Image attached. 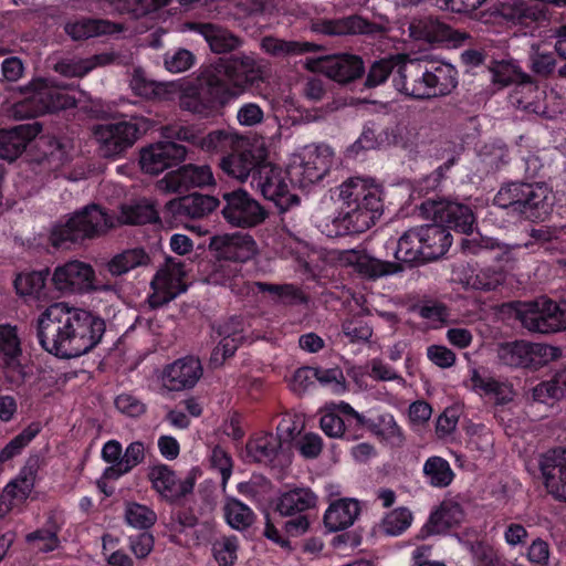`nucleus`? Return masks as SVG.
I'll return each mask as SVG.
<instances>
[{"label":"nucleus","mask_w":566,"mask_h":566,"mask_svg":"<svg viewBox=\"0 0 566 566\" xmlns=\"http://www.w3.org/2000/svg\"><path fill=\"white\" fill-rule=\"evenodd\" d=\"M42 132L39 122L20 124L9 129H0V158L9 163L18 159L30 142Z\"/></svg>","instance_id":"obj_30"},{"label":"nucleus","mask_w":566,"mask_h":566,"mask_svg":"<svg viewBox=\"0 0 566 566\" xmlns=\"http://www.w3.org/2000/svg\"><path fill=\"white\" fill-rule=\"evenodd\" d=\"M187 148L176 142H158L140 153L139 164L146 174L159 175L165 169L177 166L185 160Z\"/></svg>","instance_id":"obj_23"},{"label":"nucleus","mask_w":566,"mask_h":566,"mask_svg":"<svg viewBox=\"0 0 566 566\" xmlns=\"http://www.w3.org/2000/svg\"><path fill=\"white\" fill-rule=\"evenodd\" d=\"M399 76L406 95L415 99H430L450 95L458 86V70L444 61H428L400 66Z\"/></svg>","instance_id":"obj_5"},{"label":"nucleus","mask_w":566,"mask_h":566,"mask_svg":"<svg viewBox=\"0 0 566 566\" xmlns=\"http://www.w3.org/2000/svg\"><path fill=\"white\" fill-rule=\"evenodd\" d=\"M494 84L501 86L515 85L518 78L524 77V72L511 62H494L491 69Z\"/></svg>","instance_id":"obj_60"},{"label":"nucleus","mask_w":566,"mask_h":566,"mask_svg":"<svg viewBox=\"0 0 566 566\" xmlns=\"http://www.w3.org/2000/svg\"><path fill=\"white\" fill-rule=\"evenodd\" d=\"M191 29L203 36L214 53H228L240 46V40L228 30L213 23L197 22Z\"/></svg>","instance_id":"obj_43"},{"label":"nucleus","mask_w":566,"mask_h":566,"mask_svg":"<svg viewBox=\"0 0 566 566\" xmlns=\"http://www.w3.org/2000/svg\"><path fill=\"white\" fill-rule=\"evenodd\" d=\"M35 139L36 161L50 171L59 170L75 157L74 139L65 134H39Z\"/></svg>","instance_id":"obj_20"},{"label":"nucleus","mask_w":566,"mask_h":566,"mask_svg":"<svg viewBox=\"0 0 566 566\" xmlns=\"http://www.w3.org/2000/svg\"><path fill=\"white\" fill-rule=\"evenodd\" d=\"M245 452L250 462L270 468L283 467L282 438L271 432L253 434L247 442Z\"/></svg>","instance_id":"obj_28"},{"label":"nucleus","mask_w":566,"mask_h":566,"mask_svg":"<svg viewBox=\"0 0 566 566\" xmlns=\"http://www.w3.org/2000/svg\"><path fill=\"white\" fill-rule=\"evenodd\" d=\"M517 316L526 329L532 333L552 334L566 329V301L555 302L542 297L517 312Z\"/></svg>","instance_id":"obj_13"},{"label":"nucleus","mask_w":566,"mask_h":566,"mask_svg":"<svg viewBox=\"0 0 566 566\" xmlns=\"http://www.w3.org/2000/svg\"><path fill=\"white\" fill-rule=\"evenodd\" d=\"M493 205L512 209L531 221H544L552 212L551 190L542 182H509L503 185L493 199Z\"/></svg>","instance_id":"obj_7"},{"label":"nucleus","mask_w":566,"mask_h":566,"mask_svg":"<svg viewBox=\"0 0 566 566\" xmlns=\"http://www.w3.org/2000/svg\"><path fill=\"white\" fill-rule=\"evenodd\" d=\"M262 49L273 56L301 55L317 52L322 45L308 41H285L273 36H265L261 43Z\"/></svg>","instance_id":"obj_45"},{"label":"nucleus","mask_w":566,"mask_h":566,"mask_svg":"<svg viewBox=\"0 0 566 566\" xmlns=\"http://www.w3.org/2000/svg\"><path fill=\"white\" fill-rule=\"evenodd\" d=\"M238 538L235 536L223 537L212 545V553L220 566H233L238 556Z\"/></svg>","instance_id":"obj_59"},{"label":"nucleus","mask_w":566,"mask_h":566,"mask_svg":"<svg viewBox=\"0 0 566 566\" xmlns=\"http://www.w3.org/2000/svg\"><path fill=\"white\" fill-rule=\"evenodd\" d=\"M174 136L179 142H186L210 155H220V158L232 153L244 140L234 132L216 129L205 134L195 125L177 126Z\"/></svg>","instance_id":"obj_16"},{"label":"nucleus","mask_w":566,"mask_h":566,"mask_svg":"<svg viewBox=\"0 0 566 566\" xmlns=\"http://www.w3.org/2000/svg\"><path fill=\"white\" fill-rule=\"evenodd\" d=\"M339 206L324 220L321 231L328 238L359 234L384 212L382 188L371 179L353 177L339 186Z\"/></svg>","instance_id":"obj_3"},{"label":"nucleus","mask_w":566,"mask_h":566,"mask_svg":"<svg viewBox=\"0 0 566 566\" xmlns=\"http://www.w3.org/2000/svg\"><path fill=\"white\" fill-rule=\"evenodd\" d=\"M147 478L151 488L164 497L174 499L176 496L177 475L167 464L157 463L149 468Z\"/></svg>","instance_id":"obj_48"},{"label":"nucleus","mask_w":566,"mask_h":566,"mask_svg":"<svg viewBox=\"0 0 566 566\" xmlns=\"http://www.w3.org/2000/svg\"><path fill=\"white\" fill-rule=\"evenodd\" d=\"M464 517L465 512L460 503L454 500H444L436 511L431 512L418 537L426 538L430 535L446 533L450 528L459 526Z\"/></svg>","instance_id":"obj_34"},{"label":"nucleus","mask_w":566,"mask_h":566,"mask_svg":"<svg viewBox=\"0 0 566 566\" xmlns=\"http://www.w3.org/2000/svg\"><path fill=\"white\" fill-rule=\"evenodd\" d=\"M538 470L549 495L566 503V448H553L538 457Z\"/></svg>","instance_id":"obj_21"},{"label":"nucleus","mask_w":566,"mask_h":566,"mask_svg":"<svg viewBox=\"0 0 566 566\" xmlns=\"http://www.w3.org/2000/svg\"><path fill=\"white\" fill-rule=\"evenodd\" d=\"M504 281L505 273L493 266L481 268L467 279L470 287L484 292L495 291Z\"/></svg>","instance_id":"obj_53"},{"label":"nucleus","mask_w":566,"mask_h":566,"mask_svg":"<svg viewBox=\"0 0 566 566\" xmlns=\"http://www.w3.org/2000/svg\"><path fill=\"white\" fill-rule=\"evenodd\" d=\"M50 270L48 268L18 274L14 280L17 293L23 297L42 301L52 297V284L49 283Z\"/></svg>","instance_id":"obj_37"},{"label":"nucleus","mask_w":566,"mask_h":566,"mask_svg":"<svg viewBox=\"0 0 566 566\" xmlns=\"http://www.w3.org/2000/svg\"><path fill=\"white\" fill-rule=\"evenodd\" d=\"M196 56L186 49L167 52L164 57L165 67L171 73H181L195 64Z\"/></svg>","instance_id":"obj_62"},{"label":"nucleus","mask_w":566,"mask_h":566,"mask_svg":"<svg viewBox=\"0 0 566 566\" xmlns=\"http://www.w3.org/2000/svg\"><path fill=\"white\" fill-rule=\"evenodd\" d=\"M285 175L282 168L271 164L266 157L251 180V186L256 188L264 199L272 201L280 212H285L300 203V197L290 192Z\"/></svg>","instance_id":"obj_14"},{"label":"nucleus","mask_w":566,"mask_h":566,"mask_svg":"<svg viewBox=\"0 0 566 566\" xmlns=\"http://www.w3.org/2000/svg\"><path fill=\"white\" fill-rule=\"evenodd\" d=\"M153 128V120L143 115H132L115 123L98 124L93 129L105 157H115L130 148Z\"/></svg>","instance_id":"obj_9"},{"label":"nucleus","mask_w":566,"mask_h":566,"mask_svg":"<svg viewBox=\"0 0 566 566\" xmlns=\"http://www.w3.org/2000/svg\"><path fill=\"white\" fill-rule=\"evenodd\" d=\"M22 344L17 326L0 324V367L7 380L14 386L25 382L28 366L22 363Z\"/></svg>","instance_id":"obj_17"},{"label":"nucleus","mask_w":566,"mask_h":566,"mask_svg":"<svg viewBox=\"0 0 566 566\" xmlns=\"http://www.w3.org/2000/svg\"><path fill=\"white\" fill-rule=\"evenodd\" d=\"M64 31L72 40L82 41L90 38L119 33L123 31V27L109 20L83 17L67 21L64 25Z\"/></svg>","instance_id":"obj_36"},{"label":"nucleus","mask_w":566,"mask_h":566,"mask_svg":"<svg viewBox=\"0 0 566 566\" xmlns=\"http://www.w3.org/2000/svg\"><path fill=\"white\" fill-rule=\"evenodd\" d=\"M221 203L222 217L231 227L253 228L266 218L263 207L242 189L223 192Z\"/></svg>","instance_id":"obj_15"},{"label":"nucleus","mask_w":566,"mask_h":566,"mask_svg":"<svg viewBox=\"0 0 566 566\" xmlns=\"http://www.w3.org/2000/svg\"><path fill=\"white\" fill-rule=\"evenodd\" d=\"M213 175L209 166L185 165L171 170L158 182L159 188L168 192H181L190 187L212 184Z\"/></svg>","instance_id":"obj_31"},{"label":"nucleus","mask_w":566,"mask_h":566,"mask_svg":"<svg viewBox=\"0 0 566 566\" xmlns=\"http://www.w3.org/2000/svg\"><path fill=\"white\" fill-rule=\"evenodd\" d=\"M106 331L105 321L94 313L54 303L36 319V338L49 354L70 359L87 354L96 347Z\"/></svg>","instance_id":"obj_2"},{"label":"nucleus","mask_w":566,"mask_h":566,"mask_svg":"<svg viewBox=\"0 0 566 566\" xmlns=\"http://www.w3.org/2000/svg\"><path fill=\"white\" fill-rule=\"evenodd\" d=\"M124 516L127 525L138 530H149L157 521L154 510L137 502L126 503Z\"/></svg>","instance_id":"obj_54"},{"label":"nucleus","mask_w":566,"mask_h":566,"mask_svg":"<svg viewBox=\"0 0 566 566\" xmlns=\"http://www.w3.org/2000/svg\"><path fill=\"white\" fill-rule=\"evenodd\" d=\"M541 91L533 77L524 73L523 78H518L510 94V99L517 108L526 112L537 113V103Z\"/></svg>","instance_id":"obj_44"},{"label":"nucleus","mask_w":566,"mask_h":566,"mask_svg":"<svg viewBox=\"0 0 566 566\" xmlns=\"http://www.w3.org/2000/svg\"><path fill=\"white\" fill-rule=\"evenodd\" d=\"M312 30L328 36H340L354 34L371 35L378 33L381 28L375 22L353 14L337 19H317L313 22Z\"/></svg>","instance_id":"obj_29"},{"label":"nucleus","mask_w":566,"mask_h":566,"mask_svg":"<svg viewBox=\"0 0 566 566\" xmlns=\"http://www.w3.org/2000/svg\"><path fill=\"white\" fill-rule=\"evenodd\" d=\"M207 282L212 285L229 287L233 294L258 305H300L307 302L303 291L293 284L251 281L247 276L243 264L221 260H217L212 271L207 276Z\"/></svg>","instance_id":"obj_4"},{"label":"nucleus","mask_w":566,"mask_h":566,"mask_svg":"<svg viewBox=\"0 0 566 566\" xmlns=\"http://www.w3.org/2000/svg\"><path fill=\"white\" fill-rule=\"evenodd\" d=\"M319 70L331 80L347 84L361 77L365 73L364 61L355 54H335L318 60Z\"/></svg>","instance_id":"obj_33"},{"label":"nucleus","mask_w":566,"mask_h":566,"mask_svg":"<svg viewBox=\"0 0 566 566\" xmlns=\"http://www.w3.org/2000/svg\"><path fill=\"white\" fill-rule=\"evenodd\" d=\"M359 503L353 499H342L332 503L324 514V525L331 532L345 530L354 524L359 515Z\"/></svg>","instance_id":"obj_42"},{"label":"nucleus","mask_w":566,"mask_h":566,"mask_svg":"<svg viewBox=\"0 0 566 566\" xmlns=\"http://www.w3.org/2000/svg\"><path fill=\"white\" fill-rule=\"evenodd\" d=\"M552 349L542 344L514 340L501 344L497 356L503 365L537 370L547 361V352Z\"/></svg>","instance_id":"obj_22"},{"label":"nucleus","mask_w":566,"mask_h":566,"mask_svg":"<svg viewBox=\"0 0 566 566\" xmlns=\"http://www.w3.org/2000/svg\"><path fill=\"white\" fill-rule=\"evenodd\" d=\"M557 65V59L554 52H535L530 57L531 70L542 77H548L554 74Z\"/></svg>","instance_id":"obj_64"},{"label":"nucleus","mask_w":566,"mask_h":566,"mask_svg":"<svg viewBox=\"0 0 566 566\" xmlns=\"http://www.w3.org/2000/svg\"><path fill=\"white\" fill-rule=\"evenodd\" d=\"M347 261L365 279L375 280L402 271L398 262L382 261L364 252L352 251Z\"/></svg>","instance_id":"obj_38"},{"label":"nucleus","mask_w":566,"mask_h":566,"mask_svg":"<svg viewBox=\"0 0 566 566\" xmlns=\"http://www.w3.org/2000/svg\"><path fill=\"white\" fill-rule=\"evenodd\" d=\"M112 226L107 211L97 203H91L73 212L65 222L55 224L50 242L55 249H70L104 233Z\"/></svg>","instance_id":"obj_8"},{"label":"nucleus","mask_w":566,"mask_h":566,"mask_svg":"<svg viewBox=\"0 0 566 566\" xmlns=\"http://www.w3.org/2000/svg\"><path fill=\"white\" fill-rule=\"evenodd\" d=\"M220 206L218 198L195 191L169 200L165 206V213L178 221L202 219Z\"/></svg>","instance_id":"obj_26"},{"label":"nucleus","mask_w":566,"mask_h":566,"mask_svg":"<svg viewBox=\"0 0 566 566\" xmlns=\"http://www.w3.org/2000/svg\"><path fill=\"white\" fill-rule=\"evenodd\" d=\"M343 333L350 342H367L373 335V328L360 316H355L343 323Z\"/></svg>","instance_id":"obj_63"},{"label":"nucleus","mask_w":566,"mask_h":566,"mask_svg":"<svg viewBox=\"0 0 566 566\" xmlns=\"http://www.w3.org/2000/svg\"><path fill=\"white\" fill-rule=\"evenodd\" d=\"M396 65L397 64L392 57L375 61L368 70L365 86L373 88L385 83Z\"/></svg>","instance_id":"obj_61"},{"label":"nucleus","mask_w":566,"mask_h":566,"mask_svg":"<svg viewBox=\"0 0 566 566\" xmlns=\"http://www.w3.org/2000/svg\"><path fill=\"white\" fill-rule=\"evenodd\" d=\"M42 424L39 421H33L27 426L19 434L12 438L0 450V464L6 463L22 453L23 449L35 439L41 432Z\"/></svg>","instance_id":"obj_50"},{"label":"nucleus","mask_w":566,"mask_h":566,"mask_svg":"<svg viewBox=\"0 0 566 566\" xmlns=\"http://www.w3.org/2000/svg\"><path fill=\"white\" fill-rule=\"evenodd\" d=\"M269 157L268 149L263 146H253L244 139L232 153L219 159V168L229 178L241 182L249 177L253 179L255 170Z\"/></svg>","instance_id":"obj_18"},{"label":"nucleus","mask_w":566,"mask_h":566,"mask_svg":"<svg viewBox=\"0 0 566 566\" xmlns=\"http://www.w3.org/2000/svg\"><path fill=\"white\" fill-rule=\"evenodd\" d=\"M150 285L154 290L150 298L153 307L163 306L175 300L187 291V285L184 282L182 264L179 263L174 269L166 268L157 271Z\"/></svg>","instance_id":"obj_32"},{"label":"nucleus","mask_w":566,"mask_h":566,"mask_svg":"<svg viewBox=\"0 0 566 566\" xmlns=\"http://www.w3.org/2000/svg\"><path fill=\"white\" fill-rule=\"evenodd\" d=\"M409 32L410 36L417 41L440 43L452 48L461 46L470 39L468 33L455 30L432 15L413 19L409 24Z\"/></svg>","instance_id":"obj_19"},{"label":"nucleus","mask_w":566,"mask_h":566,"mask_svg":"<svg viewBox=\"0 0 566 566\" xmlns=\"http://www.w3.org/2000/svg\"><path fill=\"white\" fill-rule=\"evenodd\" d=\"M471 554L475 566H501L499 551L485 541L472 543Z\"/></svg>","instance_id":"obj_58"},{"label":"nucleus","mask_w":566,"mask_h":566,"mask_svg":"<svg viewBox=\"0 0 566 566\" xmlns=\"http://www.w3.org/2000/svg\"><path fill=\"white\" fill-rule=\"evenodd\" d=\"M95 271L91 264L73 260L57 265L51 284L60 292H82L93 287Z\"/></svg>","instance_id":"obj_25"},{"label":"nucleus","mask_w":566,"mask_h":566,"mask_svg":"<svg viewBox=\"0 0 566 566\" xmlns=\"http://www.w3.org/2000/svg\"><path fill=\"white\" fill-rule=\"evenodd\" d=\"M203 374L198 357L186 356L167 365L163 371V385L170 391H180L196 386Z\"/></svg>","instance_id":"obj_27"},{"label":"nucleus","mask_w":566,"mask_h":566,"mask_svg":"<svg viewBox=\"0 0 566 566\" xmlns=\"http://www.w3.org/2000/svg\"><path fill=\"white\" fill-rule=\"evenodd\" d=\"M412 522V514L407 507H398L382 518V530L386 534L397 536L402 534Z\"/></svg>","instance_id":"obj_56"},{"label":"nucleus","mask_w":566,"mask_h":566,"mask_svg":"<svg viewBox=\"0 0 566 566\" xmlns=\"http://www.w3.org/2000/svg\"><path fill=\"white\" fill-rule=\"evenodd\" d=\"M219 335L222 337L211 354V363L221 365L226 359L233 356L244 339L242 322L231 318L220 326Z\"/></svg>","instance_id":"obj_39"},{"label":"nucleus","mask_w":566,"mask_h":566,"mask_svg":"<svg viewBox=\"0 0 566 566\" xmlns=\"http://www.w3.org/2000/svg\"><path fill=\"white\" fill-rule=\"evenodd\" d=\"M24 91L30 95L17 106V113L21 116L38 117L76 106L75 97L67 90L49 85L44 78L31 81Z\"/></svg>","instance_id":"obj_10"},{"label":"nucleus","mask_w":566,"mask_h":566,"mask_svg":"<svg viewBox=\"0 0 566 566\" xmlns=\"http://www.w3.org/2000/svg\"><path fill=\"white\" fill-rule=\"evenodd\" d=\"M367 430L390 447H400L405 440L402 429L395 417L387 411H370L367 416Z\"/></svg>","instance_id":"obj_40"},{"label":"nucleus","mask_w":566,"mask_h":566,"mask_svg":"<svg viewBox=\"0 0 566 566\" xmlns=\"http://www.w3.org/2000/svg\"><path fill=\"white\" fill-rule=\"evenodd\" d=\"M227 523L234 530L243 531L250 527L255 518L253 511L238 499H229L223 507Z\"/></svg>","instance_id":"obj_52"},{"label":"nucleus","mask_w":566,"mask_h":566,"mask_svg":"<svg viewBox=\"0 0 566 566\" xmlns=\"http://www.w3.org/2000/svg\"><path fill=\"white\" fill-rule=\"evenodd\" d=\"M149 262L150 256L144 248H134L113 256L108 263V270L113 275H122L137 266L147 265Z\"/></svg>","instance_id":"obj_49"},{"label":"nucleus","mask_w":566,"mask_h":566,"mask_svg":"<svg viewBox=\"0 0 566 566\" xmlns=\"http://www.w3.org/2000/svg\"><path fill=\"white\" fill-rule=\"evenodd\" d=\"M209 248L217 260L243 264L245 268L255 253V241L250 234H222L213 237Z\"/></svg>","instance_id":"obj_24"},{"label":"nucleus","mask_w":566,"mask_h":566,"mask_svg":"<svg viewBox=\"0 0 566 566\" xmlns=\"http://www.w3.org/2000/svg\"><path fill=\"white\" fill-rule=\"evenodd\" d=\"M338 410L343 412L344 418V439L350 441L361 438L365 429H367V416L358 413L347 402H340Z\"/></svg>","instance_id":"obj_55"},{"label":"nucleus","mask_w":566,"mask_h":566,"mask_svg":"<svg viewBox=\"0 0 566 566\" xmlns=\"http://www.w3.org/2000/svg\"><path fill=\"white\" fill-rule=\"evenodd\" d=\"M130 87L135 95L147 99L161 97L165 93V87L161 83L148 80L139 70H135L130 80Z\"/></svg>","instance_id":"obj_57"},{"label":"nucleus","mask_w":566,"mask_h":566,"mask_svg":"<svg viewBox=\"0 0 566 566\" xmlns=\"http://www.w3.org/2000/svg\"><path fill=\"white\" fill-rule=\"evenodd\" d=\"M422 471L427 482L438 489L448 488L455 476L450 463L439 455L429 457L423 463Z\"/></svg>","instance_id":"obj_47"},{"label":"nucleus","mask_w":566,"mask_h":566,"mask_svg":"<svg viewBox=\"0 0 566 566\" xmlns=\"http://www.w3.org/2000/svg\"><path fill=\"white\" fill-rule=\"evenodd\" d=\"M566 394V379L564 375H555L549 380H543L537 384L531 392V397L534 401L541 403H553L556 400L562 399Z\"/></svg>","instance_id":"obj_51"},{"label":"nucleus","mask_w":566,"mask_h":566,"mask_svg":"<svg viewBox=\"0 0 566 566\" xmlns=\"http://www.w3.org/2000/svg\"><path fill=\"white\" fill-rule=\"evenodd\" d=\"M263 82L261 66L253 57L232 55L219 57L201 70L196 81L180 86L181 111L200 118H212L248 90Z\"/></svg>","instance_id":"obj_1"},{"label":"nucleus","mask_w":566,"mask_h":566,"mask_svg":"<svg viewBox=\"0 0 566 566\" xmlns=\"http://www.w3.org/2000/svg\"><path fill=\"white\" fill-rule=\"evenodd\" d=\"M452 244V235L443 226L434 222L415 227L398 240L396 260L409 266L423 265L442 258Z\"/></svg>","instance_id":"obj_6"},{"label":"nucleus","mask_w":566,"mask_h":566,"mask_svg":"<svg viewBox=\"0 0 566 566\" xmlns=\"http://www.w3.org/2000/svg\"><path fill=\"white\" fill-rule=\"evenodd\" d=\"M332 155L333 153L328 147L324 148L323 151L319 149L310 151L304 156L302 164L289 174L298 175L302 186L319 182L331 170Z\"/></svg>","instance_id":"obj_35"},{"label":"nucleus","mask_w":566,"mask_h":566,"mask_svg":"<svg viewBox=\"0 0 566 566\" xmlns=\"http://www.w3.org/2000/svg\"><path fill=\"white\" fill-rule=\"evenodd\" d=\"M63 528V522L59 520L55 513L51 512L42 527L36 528L25 535L28 544H35L38 552L49 554L61 546L60 532Z\"/></svg>","instance_id":"obj_41"},{"label":"nucleus","mask_w":566,"mask_h":566,"mask_svg":"<svg viewBox=\"0 0 566 566\" xmlns=\"http://www.w3.org/2000/svg\"><path fill=\"white\" fill-rule=\"evenodd\" d=\"M317 496L310 488H294L282 492L274 502V512L280 516H291L283 524L287 537L303 535L310 527L304 514L316 506Z\"/></svg>","instance_id":"obj_12"},{"label":"nucleus","mask_w":566,"mask_h":566,"mask_svg":"<svg viewBox=\"0 0 566 566\" xmlns=\"http://www.w3.org/2000/svg\"><path fill=\"white\" fill-rule=\"evenodd\" d=\"M471 382L476 392L493 397L496 405H506L512 400L509 385L493 377H484L476 369L472 373Z\"/></svg>","instance_id":"obj_46"},{"label":"nucleus","mask_w":566,"mask_h":566,"mask_svg":"<svg viewBox=\"0 0 566 566\" xmlns=\"http://www.w3.org/2000/svg\"><path fill=\"white\" fill-rule=\"evenodd\" d=\"M419 210L422 217L433 220L449 231L470 234L476 224L475 214L469 205L440 198L437 193L424 199Z\"/></svg>","instance_id":"obj_11"}]
</instances>
